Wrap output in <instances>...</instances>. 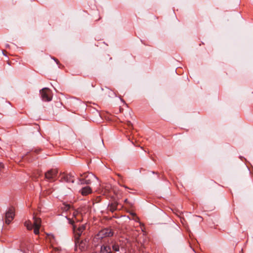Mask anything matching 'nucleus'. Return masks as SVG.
Listing matches in <instances>:
<instances>
[{
  "instance_id": "f257e3e1",
  "label": "nucleus",
  "mask_w": 253,
  "mask_h": 253,
  "mask_svg": "<svg viewBox=\"0 0 253 253\" xmlns=\"http://www.w3.org/2000/svg\"><path fill=\"white\" fill-rule=\"evenodd\" d=\"M34 220V223L32 224L31 221H27L24 223V225L29 230H32L34 228V232L36 235L39 234V230L41 227V219L36 216L33 217Z\"/></svg>"
},
{
  "instance_id": "f03ea898",
  "label": "nucleus",
  "mask_w": 253,
  "mask_h": 253,
  "mask_svg": "<svg viewBox=\"0 0 253 253\" xmlns=\"http://www.w3.org/2000/svg\"><path fill=\"white\" fill-rule=\"evenodd\" d=\"M114 233L110 228H104L100 230L94 237L93 241L98 242V240H101L104 238L110 237L113 236Z\"/></svg>"
},
{
  "instance_id": "7ed1b4c3",
  "label": "nucleus",
  "mask_w": 253,
  "mask_h": 253,
  "mask_svg": "<svg viewBox=\"0 0 253 253\" xmlns=\"http://www.w3.org/2000/svg\"><path fill=\"white\" fill-rule=\"evenodd\" d=\"M92 253H112L111 246L104 243L102 245H97L93 249Z\"/></svg>"
},
{
  "instance_id": "20e7f679",
  "label": "nucleus",
  "mask_w": 253,
  "mask_h": 253,
  "mask_svg": "<svg viewBox=\"0 0 253 253\" xmlns=\"http://www.w3.org/2000/svg\"><path fill=\"white\" fill-rule=\"evenodd\" d=\"M70 223L73 225V230L74 233L75 234V238H80L81 236L82 235L83 232L84 231V230L85 229V224H82L81 225H79L78 227H77V225H74V221H70Z\"/></svg>"
},
{
  "instance_id": "39448f33",
  "label": "nucleus",
  "mask_w": 253,
  "mask_h": 253,
  "mask_svg": "<svg viewBox=\"0 0 253 253\" xmlns=\"http://www.w3.org/2000/svg\"><path fill=\"white\" fill-rule=\"evenodd\" d=\"M76 250L77 251L78 248L83 252L85 251L88 247V240L85 239L83 240H80V238H75Z\"/></svg>"
},
{
  "instance_id": "423d86ee",
  "label": "nucleus",
  "mask_w": 253,
  "mask_h": 253,
  "mask_svg": "<svg viewBox=\"0 0 253 253\" xmlns=\"http://www.w3.org/2000/svg\"><path fill=\"white\" fill-rule=\"evenodd\" d=\"M15 217V210L14 208L10 207L6 211L4 220L7 224H9Z\"/></svg>"
},
{
  "instance_id": "0eeeda50",
  "label": "nucleus",
  "mask_w": 253,
  "mask_h": 253,
  "mask_svg": "<svg viewBox=\"0 0 253 253\" xmlns=\"http://www.w3.org/2000/svg\"><path fill=\"white\" fill-rule=\"evenodd\" d=\"M58 170L56 169H51L44 174L45 178L49 182H53L56 179Z\"/></svg>"
},
{
  "instance_id": "6e6552de",
  "label": "nucleus",
  "mask_w": 253,
  "mask_h": 253,
  "mask_svg": "<svg viewBox=\"0 0 253 253\" xmlns=\"http://www.w3.org/2000/svg\"><path fill=\"white\" fill-rule=\"evenodd\" d=\"M42 100L44 101H50L52 99L51 91L48 88H43L40 90Z\"/></svg>"
},
{
  "instance_id": "1a4fd4ad",
  "label": "nucleus",
  "mask_w": 253,
  "mask_h": 253,
  "mask_svg": "<svg viewBox=\"0 0 253 253\" xmlns=\"http://www.w3.org/2000/svg\"><path fill=\"white\" fill-rule=\"evenodd\" d=\"M61 179H62L63 181H65L66 182H68V183H69V182L74 183V175L71 173L69 174L63 175L61 177Z\"/></svg>"
},
{
  "instance_id": "9d476101",
  "label": "nucleus",
  "mask_w": 253,
  "mask_h": 253,
  "mask_svg": "<svg viewBox=\"0 0 253 253\" xmlns=\"http://www.w3.org/2000/svg\"><path fill=\"white\" fill-rule=\"evenodd\" d=\"M109 245L111 246L112 253L114 252H119L120 251V245L117 242L112 240L111 241Z\"/></svg>"
},
{
  "instance_id": "9b49d317",
  "label": "nucleus",
  "mask_w": 253,
  "mask_h": 253,
  "mask_svg": "<svg viewBox=\"0 0 253 253\" xmlns=\"http://www.w3.org/2000/svg\"><path fill=\"white\" fill-rule=\"evenodd\" d=\"M80 191L82 195L86 196L92 192V190L89 186H86L83 187Z\"/></svg>"
},
{
  "instance_id": "f8f14e48",
  "label": "nucleus",
  "mask_w": 253,
  "mask_h": 253,
  "mask_svg": "<svg viewBox=\"0 0 253 253\" xmlns=\"http://www.w3.org/2000/svg\"><path fill=\"white\" fill-rule=\"evenodd\" d=\"M81 176L83 177L82 178L96 179L97 181L98 180V178L92 173H85L81 174Z\"/></svg>"
},
{
  "instance_id": "ddd939ff",
  "label": "nucleus",
  "mask_w": 253,
  "mask_h": 253,
  "mask_svg": "<svg viewBox=\"0 0 253 253\" xmlns=\"http://www.w3.org/2000/svg\"><path fill=\"white\" fill-rule=\"evenodd\" d=\"M118 203L117 202H112L111 203L109 204L108 209L112 212H113L118 209Z\"/></svg>"
},
{
  "instance_id": "4468645a",
  "label": "nucleus",
  "mask_w": 253,
  "mask_h": 253,
  "mask_svg": "<svg viewBox=\"0 0 253 253\" xmlns=\"http://www.w3.org/2000/svg\"><path fill=\"white\" fill-rule=\"evenodd\" d=\"M96 179H86V178H81L79 179L80 183L81 184H90L93 180Z\"/></svg>"
},
{
  "instance_id": "2eb2a0df",
  "label": "nucleus",
  "mask_w": 253,
  "mask_h": 253,
  "mask_svg": "<svg viewBox=\"0 0 253 253\" xmlns=\"http://www.w3.org/2000/svg\"><path fill=\"white\" fill-rule=\"evenodd\" d=\"M71 208V206L69 204H64V206L62 209L66 211L69 210Z\"/></svg>"
},
{
  "instance_id": "dca6fc26",
  "label": "nucleus",
  "mask_w": 253,
  "mask_h": 253,
  "mask_svg": "<svg viewBox=\"0 0 253 253\" xmlns=\"http://www.w3.org/2000/svg\"><path fill=\"white\" fill-rule=\"evenodd\" d=\"M110 188H111V186L110 185H107L105 188V192H109Z\"/></svg>"
},
{
  "instance_id": "f3484780",
  "label": "nucleus",
  "mask_w": 253,
  "mask_h": 253,
  "mask_svg": "<svg viewBox=\"0 0 253 253\" xmlns=\"http://www.w3.org/2000/svg\"><path fill=\"white\" fill-rule=\"evenodd\" d=\"M52 59L53 60H54L56 62L57 64H59V62L58 60L56 58H55L54 57H52Z\"/></svg>"
},
{
  "instance_id": "a211bd4d",
  "label": "nucleus",
  "mask_w": 253,
  "mask_h": 253,
  "mask_svg": "<svg viewBox=\"0 0 253 253\" xmlns=\"http://www.w3.org/2000/svg\"><path fill=\"white\" fill-rule=\"evenodd\" d=\"M127 125H128V126H132V124H131V123L130 122H128L127 123Z\"/></svg>"
},
{
  "instance_id": "6ab92c4d",
  "label": "nucleus",
  "mask_w": 253,
  "mask_h": 253,
  "mask_svg": "<svg viewBox=\"0 0 253 253\" xmlns=\"http://www.w3.org/2000/svg\"><path fill=\"white\" fill-rule=\"evenodd\" d=\"M125 202L126 203H128V200H127V199H125Z\"/></svg>"
},
{
  "instance_id": "aec40b11",
  "label": "nucleus",
  "mask_w": 253,
  "mask_h": 253,
  "mask_svg": "<svg viewBox=\"0 0 253 253\" xmlns=\"http://www.w3.org/2000/svg\"><path fill=\"white\" fill-rule=\"evenodd\" d=\"M5 47H7H7H9V45L8 44H6L5 45Z\"/></svg>"
},
{
  "instance_id": "412c9836",
  "label": "nucleus",
  "mask_w": 253,
  "mask_h": 253,
  "mask_svg": "<svg viewBox=\"0 0 253 253\" xmlns=\"http://www.w3.org/2000/svg\"><path fill=\"white\" fill-rule=\"evenodd\" d=\"M40 150H36V153H38L39 151H40Z\"/></svg>"
},
{
  "instance_id": "4be33fe9",
  "label": "nucleus",
  "mask_w": 253,
  "mask_h": 253,
  "mask_svg": "<svg viewBox=\"0 0 253 253\" xmlns=\"http://www.w3.org/2000/svg\"><path fill=\"white\" fill-rule=\"evenodd\" d=\"M2 53H3V55H5V53H4V51H2Z\"/></svg>"
},
{
  "instance_id": "5701e85b",
  "label": "nucleus",
  "mask_w": 253,
  "mask_h": 253,
  "mask_svg": "<svg viewBox=\"0 0 253 253\" xmlns=\"http://www.w3.org/2000/svg\"><path fill=\"white\" fill-rule=\"evenodd\" d=\"M126 188H127V187L126 186H124Z\"/></svg>"
},
{
  "instance_id": "b1692460",
  "label": "nucleus",
  "mask_w": 253,
  "mask_h": 253,
  "mask_svg": "<svg viewBox=\"0 0 253 253\" xmlns=\"http://www.w3.org/2000/svg\"><path fill=\"white\" fill-rule=\"evenodd\" d=\"M0 165L1 166V167L3 166V165H2L1 164H0Z\"/></svg>"
}]
</instances>
